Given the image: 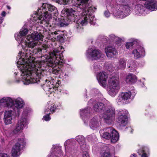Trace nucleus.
Listing matches in <instances>:
<instances>
[{"label":"nucleus","instance_id":"nucleus-1","mask_svg":"<svg viewBox=\"0 0 157 157\" xmlns=\"http://www.w3.org/2000/svg\"><path fill=\"white\" fill-rule=\"evenodd\" d=\"M37 53L41 54L40 48H35L29 52L28 57L26 56L24 58L21 56V52L18 53L17 57V59L19 58L17 63L20 64V66L18 67L20 68L19 69L21 73L22 81L25 85L38 83L42 77L46 76L47 72L45 68H43L41 65L35 62V58L33 56Z\"/></svg>","mask_w":157,"mask_h":157},{"label":"nucleus","instance_id":"nucleus-2","mask_svg":"<svg viewBox=\"0 0 157 157\" xmlns=\"http://www.w3.org/2000/svg\"><path fill=\"white\" fill-rule=\"evenodd\" d=\"M28 32V30L25 28H22L19 33L15 35L16 40L20 44H21L23 48V55L22 56H26L28 57L29 55V52L31 50L28 48H33L37 45H39L40 43L38 41L33 40L32 39H28V36L25 39V36Z\"/></svg>","mask_w":157,"mask_h":157},{"label":"nucleus","instance_id":"nucleus-3","mask_svg":"<svg viewBox=\"0 0 157 157\" xmlns=\"http://www.w3.org/2000/svg\"><path fill=\"white\" fill-rule=\"evenodd\" d=\"M135 6H136L134 11L135 14L140 15L146 13L145 8L142 5L139 4L136 6L134 1H128L125 4L120 6L119 9L116 13V16L121 18L126 17L130 14Z\"/></svg>","mask_w":157,"mask_h":157},{"label":"nucleus","instance_id":"nucleus-4","mask_svg":"<svg viewBox=\"0 0 157 157\" xmlns=\"http://www.w3.org/2000/svg\"><path fill=\"white\" fill-rule=\"evenodd\" d=\"M94 111L101 113L103 112L102 117L105 121L109 124L113 121L115 116V109L108 102L106 105L101 102H98L94 106Z\"/></svg>","mask_w":157,"mask_h":157},{"label":"nucleus","instance_id":"nucleus-5","mask_svg":"<svg viewBox=\"0 0 157 157\" xmlns=\"http://www.w3.org/2000/svg\"><path fill=\"white\" fill-rule=\"evenodd\" d=\"M0 105L8 108H12L16 114L19 115L20 113V109L23 107L24 103L20 98L12 99L9 97H5L0 100Z\"/></svg>","mask_w":157,"mask_h":157},{"label":"nucleus","instance_id":"nucleus-6","mask_svg":"<svg viewBox=\"0 0 157 157\" xmlns=\"http://www.w3.org/2000/svg\"><path fill=\"white\" fill-rule=\"evenodd\" d=\"M50 58L47 60L48 66L52 68L51 71L53 73L57 75L60 72V69L56 65L58 62L63 63V56L61 52L58 50H54L50 54Z\"/></svg>","mask_w":157,"mask_h":157},{"label":"nucleus","instance_id":"nucleus-7","mask_svg":"<svg viewBox=\"0 0 157 157\" xmlns=\"http://www.w3.org/2000/svg\"><path fill=\"white\" fill-rule=\"evenodd\" d=\"M119 77L117 74H112L109 76L108 86L109 87V94L114 97L118 93L119 90Z\"/></svg>","mask_w":157,"mask_h":157},{"label":"nucleus","instance_id":"nucleus-8","mask_svg":"<svg viewBox=\"0 0 157 157\" xmlns=\"http://www.w3.org/2000/svg\"><path fill=\"white\" fill-rule=\"evenodd\" d=\"M101 136L106 139L111 138V141L115 143L118 140L119 135L118 132L112 127L105 128L103 130L100 131Z\"/></svg>","mask_w":157,"mask_h":157},{"label":"nucleus","instance_id":"nucleus-9","mask_svg":"<svg viewBox=\"0 0 157 157\" xmlns=\"http://www.w3.org/2000/svg\"><path fill=\"white\" fill-rule=\"evenodd\" d=\"M86 55L89 60H94L100 59L102 57L103 54L101 51L96 48H90L86 52Z\"/></svg>","mask_w":157,"mask_h":157},{"label":"nucleus","instance_id":"nucleus-10","mask_svg":"<svg viewBox=\"0 0 157 157\" xmlns=\"http://www.w3.org/2000/svg\"><path fill=\"white\" fill-rule=\"evenodd\" d=\"M127 111L124 110L119 111L118 113L117 122L119 124V128L121 129H124L127 124Z\"/></svg>","mask_w":157,"mask_h":157},{"label":"nucleus","instance_id":"nucleus-11","mask_svg":"<svg viewBox=\"0 0 157 157\" xmlns=\"http://www.w3.org/2000/svg\"><path fill=\"white\" fill-rule=\"evenodd\" d=\"M27 116V114L25 113L24 112L23 113L20 120L18 121L13 131L14 134L18 133L23 129L24 127L28 124V121Z\"/></svg>","mask_w":157,"mask_h":157},{"label":"nucleus","instance_id":"nucleus-12","mask_svg":"<svg viewBox=\"0 0 157 157\" xmlns=\"http://www.w3.org/2000/svg\"><path fill=\"white\" fill-rule=\"evenodd\" d=\"M25 141L24 138L19 139L18 142L13 146L11 151L12 155L13 157H17L20 154V146H24L25 144Z\"/></svg>","mask_w":157,"mask_h":157},{"label":"nucleus","instance_id":"nucleus-13","mask_svg":"<svg viewBox=\"0 0 157 157\" xmlns=\"http://www.w3.org/2000/svg\"><path fill=\"white\" fill-rule=\"evenodd\" d=\"M61 148L60 146L57 145H54L47 157H61L62 155Z\"/></svg>","mask_w":157,"mask_h":157},{"label":"nucleus","instance_id":"nucleus-14","mask_svg":"<svg viewBox=\"0 0 157 157\" xmlns=\"http://www.w3.org/2000/svg\"><path fill=\"white\" fill-rule=\"evenodd\" d=\"M132 53L134 59H138L144 57L145 55V52L143 47L138 45L136 49L133 50Z\"/></svg>","mask_w":157,"mask_h":157},{"label":"nucleus","instance_id":"nucleus-15","mask_svg":"<svg viewBox=\"0 0 157 157\" xmlns=\"http://www.w3.org/2000/svg\"><path fill=\"white\" fill-rule=\"evenodd\" d=\"M108 78V75L104 72H100L97 75V78L99 84L104 87L106 86V79Z\"/></svg>","mask_w":157,"mask_h":157},{"label":"nucleus","instance_id":"nucleus-16","mask_svg":"<svg viewBox=\"0 0 157 157\" xmlns=\"http://www.w3.org/2000/svg\"><path fill=\"white\" fill-rule=\"evenodd\" d=\"M13 111L11 110L7 109L4 113V121L6 125L11 124L14 116Z\"/></svg>","mask_w":157,"mask_h":157},{"label":"nucleus","instance_id":"nucleus-17","mask_svg":"<svg viewBox=\"0 0 157 157\" xmlns=\"http://www.w3.org/2000/svg\"><path fill=\"white\" fill-rule=\"evenodd\" d=\"M101 125V122L98 117L95 116L93 117L90 121L89 126L93 130L98 128Z\"/></svg>","mask_w":157,"mask_h":157},{"label":"nucleus","instance_id":"nucleus-18","mask_svg":"<svg viewBox=\"0 0 157 157\" xmlns=\"http://www.w3.org/2000/svg\"><path fill=\"white\" fill-rule=\"evenodd\" d=\"M145 1H147L144 5L147 9L152 11L157 10V2L155 0H145Z\"/></svg>","mask_w":157,"mask_h":157},{"label":"nucleus","instance_id":"nucleus-19","mask_svg":"<svg viewBox=\"0 0 157 157\" xmlns=\"http://www.w3.org/2000/svg\"><path fill=\"white\" fill-rule=\"evenodd\" d=\"M105 53L109 58H111L117 54V52L115 48L110 46H107L105 49Z\"/></svg>","mask_w":157,"mask_h":157},{"label":"nucleus","instance_id":"nucleus-20","mask_svg":"<svg viewBox=\"0 0 157 157\" xmlns=\"http://www.w3.org/2000/svg\"><path fill=\"white\" fill-rule=\"evenodd\" d=\"M43 88L45 91L49 92L50 94L57 89V87L54 86L53 83H52L50 81L44 84Z\"/></svg>","mask_w":157,"mask_h":157},{"label":"nucleus","instance_id":"nucleus-21","mask_svg":"<svg viewBox=\"0 0 157 157\" xmlns=\"http://www.w3.org/2000/svg\"><path fill=\"white\" fill-rule=\"evenodd\" d=\"M76 140L78 142L80 145V147L83 150L86 149L88 148L85 141V138L82 135H80L76 137Z\"/></svg>","mask_w":157,"mask_h":157},{"label":"nucleus","instance_id":"nucleus-22","mask_svg":"<svg viewBox=\"0 0 157 157\" xmlns=\"http://www.w3.org/2000/svg\"><path fill=\"white\" fill-rule=\"evenodd\" d=\"M43 37V36L42 34L38 32H34L31 35L28 36V39L31 38L34 40L37 41V40H41Z\"/></svg>","mask_w":157,"mask_h":157},{"label":"nucleus","instance_id":"nucleus-23","mask_svg":"<svg viewBox=\"0 0 157 157\" xmlns=\"http://www.w3.org/2000/svg\"><path fill=\"white\" fill-rule=\"evenodd\" d=\"M127 60L124 58L120 59L116 65V68L117 69H124L126 67Z\"/></svg>","mask_w":157,"mask_h":157},{"label":"nucleus","instance_id":"nucleus-24","mask_svg":"<svg viewBox=\"0 0 157 157\" xmlns=\"http://www.w3.org/2000/svg\"><path fill=\"white\" fill-rule=\"evenodd\" d=\"M137 80V78L135 75L130 74L126 76L125 81L126 83L132 84L136 82Z\"/></svg>","mask_w":157,"mask_h":157},{"label":"nucleus","instance_id":"nucleus-25","mask_svg":"<svg viewBox=\"0 0 157 157\" xmlns=\"http://www.w3.org/2000/svg\"><path fill=\"white\" fill-rule=\"evenodd\" d=\"M69 142V140H67L64 143L66 151L70 153H74L77 150V147L74 146L69 145L67 146Z\"/></svg>","mask_w":157,"mask_h":157},{"label":"nucleus","instance_id":"nucleus-26","mask_svg":"<svg viewBox=\"0 0 157 157\" xmlns=\"http://www.w3.org/2000/svg\"><path fill=\"white\" fill-rule=\"evenodd\" d=\"M127 66L129 70L131 71H134L136 69V61L132 59L129 60L128 61Z\"/></svg>","mask_w":157,"mask_h":157},{"label":"nucleus","instance_id":"nucleus-27","mask_svg":"<svg viewBox=\"0 0 157 157\" xmlns=\"http://www.w3.org/2000/svg\"><path fill=\"white\" fill-rule=\"evenodd\" d=\"M91 109V108L90 107H88L87 109H81L80 111V114L81 117L82 119L84 121V123L86 124H87L86 123V121L84 119V116L87 115Z\"/></svg>","mask_w":157,"mask_h":157},{"label":"nucleus","instance_id":"nucleus-28","mask_svg":"<svg viewBox=\"0 0 157 157\" xmlns=\"http://www.w3.org/2000/svg\"><path fill=\"white\" fill-rule=\"evenodd\" d=\"M48 105L47 108L44 111L45 113H48L50 112H54L56 109V107L54 105L52 104H50V102L48 103Z\"/></svg>","mask_w":157,"mask_h":157},{"label":"nucleus","instance_id":"nucleus-29","mask_svg":"<svg viewBox=\"0 0 157 157\" xmlns=\"http://www.w3.org/2000/svg\"><path fill=\"white\" fill-rule=\"evenodd\" d=\"M108 38V40L111 42L115 41L118 43L121 41V40L119 38L113 34L109 35Z\"/></svg>","mask_w":157,"mask_h":157},{"label":"nucleus","instance_id":"nucleus-30","mask_svg":"<svg viewBox=\"0 0 157 157\" xmlns=\"http://www.w3.org/2000/svg\"><path fill=\"white\" fill-rule=\"evenodd\" d=\"M148 151V148L145 147L141 150H140L138 151V153L140 155H142L141 157H147L146 152H147Z\"/></svg>","mask_w":157,"mask_h":157},{"label":"nucleus","instance_id":"nucleus-31","mask_svg":"<svg viewBox=\"0 0 157 157\" xmlns=\"http://www.w3.org/2000/svg\"><path fill=\"white\" fill-rule=\"evenodd\" d=\"M121 94L124 99V100H125L129 99L131 96L132 94L130 92H127L122 93Z\"/></svg>","mask_w":157,"mask_h":157},{"label":"nucleus","instance_id":"nucleus-32","mask_svg":"<svg viewBox=\"0 0 157 157\" xmlns=\"http://www.w3.org/2000/svg\"><path fill=\"white\" fill-rule=\"evenodd\" d=\"M40 48L41 50V54H42L43 53H44L47 52L48 51L49 47L48 45L46 44H43Z\"/></svg>","mask_w":157,"mask_h":157},{"label":"nucleus","instance_id":"nucleus-33","mask_svg":"<svg viewBox=\"0 0 157 157\" xmlns=\"http://www.w3.org/2000/svg\"><path fill=\"white\" fill-rule=\"evenodd\" d=\"M116 66L114 64L112 63H110L108 64L106 67L107 69L109 72H111L114 70H117L116 68Z\"/></svg>","mask_w":157,"mask_h":157},{"label":"nucleus","instance_id":"nucleus-34","mask_svg":"<svg viewBox=\"0 0 157 157\" xmlns=\"http://www.w3.org/2000/svg\"><path fill=\"white\" fill-rule=\"evenodd\" d=\"M87 138L89 141L92 142L93 143L97 139L96 136L94 134L88 135L87 136Z\"/></svg>","mask_w":157,"mask_h":157},{"label":"nucleus","instance_id":"nucleus-35","mask_svg":"<svg viewBox=\"0 0 157 157\" xmlns=\"http://www.w3.org/2000/svg\"><path fill=\"white\" fill-rule=\"evenodd\" d=\"M93 67L94 70L95 71H97L98 70H100L101 68L100 63L98 62L95 63L93 65Z\"/></svg>","mask_w":157,"mask_h":157},{"label":"nucleus","instance_id":"nucleus-36","mask_svg":"<svg viewBox=\"0 0 157 157\" xmlns=\"http://www.w3.org/2000/svg\"><path fill=\"white\" fill-rule=\"evenodd\" d=\"M136 42L135 41H133L132 42L127 43L125 45L127 49L130 48L132 47L134 44H136Z\"/></svg>","mask_w":157,"mask_h":157},{"label":"nucleus","instance_id":"nucleus-37","mask_svg":"<svg viewBox=\"0 0 157 157\" xmlns=\"http://www.w3.org/2000/svg\"><path fill=\"white\" fill-rule=\"evenodd\" d=\"M50 114V113H48L46 115L44 116L43 119L46 121H48L50 120L51 119V117L49 116V114Z\"/></svg>","mask_w":157,"mask_h":157},{"label":"nucleus","instance_id":"nucleus-38","mask_svg":"<svg viewBox=\"0 0 157 157\" xmlns=\"http://www.w3.org/2000/svg\"><path fill=\"white\" fill-rule=\"evenodd\" d=\"M101 157H111V156L109 152H105L101 154Z\"/></svg>","mask_w":157,"mask_h":157},{"label":"nucleus","instance_id":"nucleus-39","mask_svg":"<svg viewBox=\"0 0 157 157\" xmlns=\"http://www.w3.org/2000/svg\"><path fill=\"white\" fill-rule=\"evenodd\" d=\"M123 100H124V99L122 96L121 94V95L118 96L117 99L116 101L118 103H120L122 102Z\"/></svg>","mask_w":157,"mask_h":157},{"label":"nucleus","instance_id":"nucleus-40","mask_svg":"<svg viewBox=\"0 0 157 157\" xmlns=\"http://www.w3.org/2000/svg\"><path fill=\"white\" fill-rule=\"evenodd\" d=\"M0 157H10L7 154L0 153Z\"/></svg>","mask_w":157,"mask_h":157},{"label":"nucleus","instance_id":"nucleus-41","mask_svg":"<svg viewBox=\"0 0 157 157\" xmlns=\"http://www.w3.org/2000/svg\"><path fill=\"white\" fill-rule=\"evenodd\" d=\"M104 15L107 17H109L110 15V13L108 11H105L104 12Z\"/></svg>","mask_w":157,"mask_h":157},{"label":"nucleus","instance_id":"nucleus-42","mask_svg":"<svg viewBox=\"0 0 157 157\" xmlns=\"http://www.w3.org/2000/svg\"><path fill=\"white\" fill-rule=\"evenodd\" d=\"M83 157H89V155L88 152L86 151H84L82 154Z\"/></svg>","mask_w":157,"mask_h":157},{"label":"nucleus","instance_id":"nucleus-43","mask_svg":"<svg viewBox=\"0 0 157 157\" xmlns=\"http://www.w3.org/2000/svg\"><path fill=\"white\" fill-rule=\"evenodd\" d=\"M78 23L75 26V27L77 30H78L79 28H81L80 25L78 24L79 23H80L78 22Z\"/></svg>","mask_w":157,"mask_h":157},{"label":"nucleus","instance_id":"nucleus-44","mask_svg":"<svg viewBox=\"0 0 157 157\" xmlns=\"http://www.w3.org/2000/svg\"><path fill=\"white\" fill-rule=\"evenodd\" d=\"M93 103V100L92 99H90L88 102V104L89 105H90Z\"/></svg>","mask_w":157,"mask_h":157},{"label":"nucleus","instance_id":"nucleus-45","mask_svg":"<svg viewBox=\"0 0 157 157\" xmlns=\"http://www.w3.org/2000/svg\"><path fill=\"white\" fill-rule=\"evenodd\" d=\"M69 77L68 73H65L63 77L65 78H67Z\"/></svg>","mask_w":157,"mask_h":157},{"label":"nucleus","instance_id":"nucleus-46","mask_svg":"<svg viewBox=\"0 0 157 157\" xmlns=\"http://www.w3.org/2000/svg\"><path fill=\"white\" fill-rule=\"evenodd\" d=\"M6 12L5 11H3L2 12L1 15L2 16L5 17L6 16Z\"/></svg>","mask_w":157,"mask_h":157},{"label":"nucleus","instance_id":"nucleus-47","mask_svg":"<svg viewBox=\"0 0 157 157\" xmlns=\"http://www.w3.org/2000/svg\"><path fill=\"white\" fill-rule=\"evenodd\" d=\"M59 31H55L54 33H54L55 35H57L59 34Z\"/></svg>","mask_w":157,"mask_h":157},{"label":"nucleus","instance_id":"nucleus-48","mask_svg":"<svg viewBox=\"0 0 157 157\" xmlns=\"http://www.w3.org/2000/svg\"><path fill=\"white\" fill-rule=\"evenodd\" d=\"M20 82V80L18 79H16L15 80V82L17 83H19Z\"/></svg>","mask_w":157,"mask_h":157},{"label":"nucleus","instance_id":"nucleus-49","mask_svg":"<svg viewBox=\"0 0 157 157\" xmlns=\"http://www.w3.org/2000/svg\"><path fill=\"white\" fill-rule=\"evenodd\" d=\"M3 21V19L2 18V17H0V24L2 23Z\"/></svg>","mask_w":157,"mask_h":157},{"label":"nucleus","instance_id":"nucleus-50","mask_svg":"<svg viewBox=\"0 0 157 157\" xmlns=\"http://www.w3.org/2000/svg\"><path fill=\"white\" fill-rule=\"evenodd\" d=\"M130 157H136V156L135 154H133L131 155Z\"/></svg>","mask_w":157,"mask_h":157},{"label":"nucleus","instance_id":"nucleus-51","mask_svg":"<svg viewBox=\"0 0 157 157\" xmlns=\"http://www.w3.org/2000/svg\"><path fill=\"white\" fill-rule=\"evenodd\" d=\"M128 128L129 129V130H131V133H132V132H133V130L131 127Z\"/></svg>","mask_w":157,"mask_h":157},{"label":"nucleus","instance_id":"nucleus-52","mask_svg":"<svg viewBox=\"0 0 157 157\" xmlns=\"http://www.w3.org/2000/svg\"><path fill=\"white\" fill-rule=\"evenodd\" d=\"M7 8L9 10H10L11 9L10 6H7Z\"/></svg>","mask_w":157,"mask_h":157},{"label":"nucleus","instance_id":"nucleus-53","mask_svg":"<svg viewBox=\"0 0 157 157\" xmlns=\"http://www.w3.org/2000/svg\"><path fill=\"white\" fill-rule=\"evenodd\" d=\"M45 81L46 82L47 81V79H45Z\"/></svg>","mask_w":157,"mask_h":157},{"label":"nucleus","instance_id":"nucleus-54","mask_svg":"<svg viewBox=\"0 0 157 157\" xmlns=\"http://www.w3.org/2000/svg\"><path fill=\"white\" fill-rule=\"evenodd\" d=\"M14 74H16V75H17V73H16V72H15Z\"/></svg>","mask_w":157,"mask_h":157}]
</instances>
